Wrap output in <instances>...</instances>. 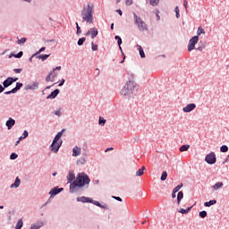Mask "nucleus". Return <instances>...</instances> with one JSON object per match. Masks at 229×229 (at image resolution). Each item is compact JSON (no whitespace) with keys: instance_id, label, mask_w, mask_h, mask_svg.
Here are the masks:
<instances>
[{"instance_id":"nucleus-23","label":"nucleus","mask_w":229,"mask_h":229,"mask_svg":"<svg viewBox=\"0 0 229 229\" xmlns=\"http://www.w3.org/2000/svg\"><path fill=\"white\" fill-rule=\"evenodd\" d=\"M138 51L140 52V58H146V54L144 53V49L140 45H137Z\"/></svg>"},{"instance_id":"nucleus-48","label":"nucleus","mask_w":229,"mask_h":229,"mask_svg":"<svg viewBox=\"0 0 229 229\" xmlns=\"http://www.w3.org/2000/svg\"><path fill=\"white\" fill-rule=\"evenodd\" d=\"M46 81H55L52 75L48 73V75L46 77Z\"/></svg>"},{"instance_id":"nucleus-3","label":"nucleus","mask_w":229,"mask_h":229,"mask_svg":"<svg viewBox=\"0 0 229 229\" xmlns=\"http://www.w3.org/2000/svg\"><path fill=\"white\" fill-rule=\"evenodd\" d=\"M82 17V22H88L89 24L94 23V6L88 4L84 7L81 13Z\"/></svg>"},{"instance_id":"nucleus-6","label":"nucleus","mask_w":229,"mask_h":229,"mask_svg":"<svg viewBox=\"0 0 229 229\" xmlns=\"http://www.w3.org/2000/svg\"><path fill=\"white\" fill-rule=\"evenodd\" d=\"M199 37L198 36H193L190 41H189V44H188V51L191 52L194 49H196V45L197 43L199 42Z\"/></svg>"},{"instance_id":"nucleus-26","label":"nucleus","mask_w":229,"mask_h":229,"mask_svg":"<svg viewBox=\"0 0 229 229\" xmlns=\"http://www.w3.org/2000/svg\"><path fill=\"white\" fill-rule=\"evenodd\" d=\"M42 226H44V223L40 222V224L31 225L30 229H40V228H42Z\"/></svg>"},{"instance_id":"nucleus-24","label":"nucleus","mask_w":229,"mask_h":229,"mask_svg":"<svg viewBox=\"0 0 229 229\" xmlns=\"http://www.w3.org/2000/svg\"><path fill=\"white\" fill-rule=\"evenodd\" d=\"M182 199H183V191H179L177 194V205L182 203Z\"/></svg>"},{"instance_id":"nucleus-4","label":"nucleus","mask_w":229,"mask_h":229,"mask_svg":"<svg viewBox=\"0 0 229 229\" xmlns=\"http://www.w3.org/2000/svg\"><path fill=\"white\" fill-rule=\"evenodd\" d=\"M134 24L138 26L140 31H148V24L142 21L140 17L137 15V13H133Z\"/></svg>"},{"instance_id":"nucleus-40","label":"nucleus","mask_w":229,"mask_h":229,"mask_svg":"<svg viewBox=\"0 0 229 229\" xmlns=\"http://www.w3.org/2000/svg\"><path fill=\"white\" fill-rule=\"evenodd\" d=\"M85 40H87L86 38H79V40L77 41L78 46H83V44L85 43Z\"/></svg>"},{"instance_id":"nucleus-63","label":"nucleus","mask_w":229,"mask_h":229,"mask_svg":"<svg viewBox=\"0 0 229 229\" xmlns=\"http://www.w3.org/2000/svg\"><path fill=\"white\" fill-rule=\"evenodd\" d=\"M116 13H117L119 15L123 16V11H122L121 9H117V10H116Z\"/></svg>"},{"instance_id":"nucleus-55","label":"nucleus","mask_w":229,"mask_h":229,"mask_svg":"<svg viewBox=\"0 0 229 229\" xmlns=\"http://www.w3.org/2000/svg\"><path fill=\"white\" fill-rule=\"evenodd\" d=\"M29 135H30V132H28V131H24L22 133L23 139H28Z\"/></svg>"},{"instance_id":"nucleus-56","label":"nucleus","mask_w":229,"mask_h":229,"mask_svg":"<svg viewBox=\"0 0 229 229\" xmlns=\"http://www.w3.org/2000/svg\"><path fill=\"white\" fill-rule=\"evenodd\" d=\"M65 83V79H62L60 81V83L58 84V87H64V84Z\"/></svg>"},{"instance_id":"nucleus-27","label":"nucleus","mask_w":229,"mask_h":229,"mask_svg":"<svg viewBox=\"0 0 229 229\" xmlns=\"http://www.w3.org/2000/svg\"><path fill=\"white\" fill-rule=\"evenodd\" d=\"M216 203H217V200L211 199L209 201L205 202L204 207H212V205H216Z\"/></svg>"},{"instance_id":"nucleus-1","label":"nucleus","mask_w":229,"mask_h":229,"mask_svg":"<svg viewBox=\"0 0 229 229\" xmlns=\"http://www.w3.org/2000/svg\"><path fill=\"white\" fill-rule=\"evenodd\" d=\"M90 177L85 173H79L76 176V179L70 184V192L71 194H74V192H78L80 189H83L85 185H89Z\"/></svg>"},{"instance_id":"nucleus-64","label":"nucleus","mask_w":229,"mask_h":229,"mask_svg":"<svg viewBox=\"0 0 229 229\" xmlns=\"http://www.w3.org/2000/svg\"><path fill=\"white\" fill-rule=\"evenodd\" d=\"M54 71H62V66H56L55 68H54Z\"/></svg>"},{"instance_id":"nucleus-46","label":"nucleus","mask_w":229,"mask_h":229,"mask_svg":"<svg viewBox=\"0 0 229 229\" xmlns=\"http://www.w3.org/2000/svg\"><path fill=\"white\" fill-rule=\"evenodd\" d=\"M24 55V52L20 51L18 54L13 55L14 58H22V55Z\"/></svg>"},{"instance_id":"nucleus-32","label":"nucleus","mask_w":229,"mask_h":229,"mask_svg":"<svg viewBox=\"0 0 229 229\" xmlns=\"http://www.w3.org/2000/svg\"><path fill=\"white\" fill-rule=\"evenodd\" d=\"M197 51H203V49H205V43H203V41H200L199 43V47L197 48H195Z\"/></svg>"},{"instance_id":"nucleus-17","label":"nucleus","mask_w":229,"mask_h":229,"mask_svg":"<svg viewBox=\"0 0 229 229\" xmlns=\"http://www.w3.org/2000/svg\"><path fill=\"white\" fill-rule=\"evenodd\" d=\"M81 155V148L75 146L72 148V157H80Z\"/></svg>"},{"instance_id":"nucleus-29","label":"nucleus","mask_w":229,"mask_h":229,"mask_svg":"<svg viewBox=\"0 0 229 229\" xmlns=\"http://www.w3.org/2000/svg\"><path fill=\"white\" fill-rule=\"evenodd\" d=\"M144 171H146V166H142L136 172V176H142L144 174Z\"/></svg>"},{"instance_id":"nucleus-25","label":"nucleus","mask_w":229,"mask_h":229,"mask_svg":"<svg viewBox=\"0 0 229 229\" xmlns=\"http://www.w3.org/2000/svg\"><path fill=\"white\" fill-rule=\"evenodd\" d=\"M99 31L96 29V27L91 28V38H96L98 37Z\"/></svg>"},{"instance_id":"nucleus-43","label":"nucleus","mask_w":229,"mask_h":229,"mask_svg":"<svg viewBox=\"0 0 229 229\" xmlns=\"http://www.w3.org/2000/svg\"><path fill=\"white\" fill-rule=\"evenodd\" d=\"M182 187H183V183H180V184H178L175 188H174V191H175V192H179V191H180V189H182Z\"/></svg>"},{"instance_id":"nucleus-9","label":"nucleus","mask_w":229,"mask_h":229,"mask_svg":"<svg viewBox=\"0 0 229 229\" xmlns=\"http://www.w3.org/2000/svg\"><path fill=\"white\" fill-rule=\"evenodd\" d=\"M195 108L196 104L191 103L182 108V112H184L185 114H189L190 112H192V110H194Z\"/></svg>"},{"instance_id":"nucleus-12","label":"nucleus","mask_w":229,"mask_h":229,"mask_svg":"<svg viewBox=\"0 0 229 229\" xmlns=\"http://www.w3.org/2000/svg\"><path fill=\"white\" fill-rule=\"evenodd\" d=\"M5 126L7 127V130H11L12 128H13V126H15V119L10 117V118L6 121Z\"/></svg>"},{"instance_id":"nucleus-38","label":"nucleus","mask_w":229,"mask_h":229,"mask_svg":"<svg viewBox=\"0 0 229 229\" xmlns=\"http://www.w3.org/2000/svg\"><path fill=\"white\" fill-rule=\"evenodd\" d=\"M114 39L117 40V44L119 47H121V45L123 44V38H121L120 36H114Z\"/></svg>"},{"instance_id":"nucleus-19","label":"nucleus","mask_w":229,"mask_h":229,"mask_svg":"<svg viewBox=\"0 0 229 229\" xmlns=\"http://www.w3.org/2000/svg\"><path fill=\"white\" fill-rule=\"evenodd\" d=\"M21 185V180L19 179V177H16L15 178V181L13 184H11V189H17L19 188Z\"/></svg>"},{"instance_id":"nucleus-54","label":"nucleus","mask_w":229,"mask_h":229,"mask_svg":"<svg viewBox=\"0 0 229 229\" xmlns=\"http://www.w3.org/2000/svg\"><path fill=\"white\" fill-rule=\"evenodd\" d=\"M126 6H131L133 4V0H125Z\"/></svg>"},{"instance_id":"nucleus-58","label":"nucleus","mask_w":229,"mask_h":229,"mask_svg":"<svg viewBox=\"0 0 229 229\" xmlns=\"http://www.w3.org/2000/svg\"><path fill=\"white\" fill-rule=\"evenodd\" d=\"M114 199H116V201H123V199L121 197H115V196H113L112 197Z\"/></svg>"},{"instance_id":"nucleus-36","label":"nucleus","mask_w":229,"mask_h":229,"mask_svg":"<svg viewBox=\"0 0 229 229\" xmlns=\"http://www.w3.org/2000/svg\"><path fill=\"white\" fill-rule=\"evenodd\" d=\"M220 151H221V153H228V146H226V145H222V146L220 147Z\"/></svg>"},{"instance_id":"nucleus-47","label":"nucleus","mask_w":229,"mask_h":229,"mask_svg":"<svg viewBox=\"0 0 229 229\" xmlns=\"http://www.w3.org/2000/svg\"><path fill=\"white\" fill-rule=\"evenodd\" d=\"M19 157V155H17L16 153H12L10 155V159L11 160H16V158Z\"/></svg>"},{"instance_id":"nucleus-11","label":"nucleus","mask_w":229,"mask_h":229,"mask_svg":"<svg viewBox=\"0 0 229 229\" xmlns=\"http://www.w3.org/2000/svg\"><path fill=\"white\" fill-rule=\"evenodd\" d=\"M38 89V82L35 81L32 83V85L29 84L26 85L24 89L25 90H37Z\"/></svg>"},{"instance_id":"nucleus-21","label":"nucleus","mask_w":229,"mask_h":229,"mask_svg":"<svg viewBox=\"0 0 229 229\" xmlns=\"http://www.w3.org/2000/svg\"><path fill=\"white\" fill-rule=\"evenodd\" d=\"M191 210H192V206L187 208L186 209L180 208V209L177 210V212H179V214H189V212H191Z\"/></svg>"},{"instance_id":"nucleus-35","label":"nucleus","mask_w":229,"mask_h":229,"mask_svg":"<svg viewBox=\"0 0 229 229\" xmlns=\"http://www.w3.org/2000/svg\"><path fill=\"white\" fill-rule=\"evenodd\" d=\"M160 180H161V182H165V180H167V172L166 171H164L162 173Z\"/></svg>"},{"instance_id":"nucleus-62","label":"nucleus","mask_w":229,"mask_h":229,"mask_svg":"<svg viewBox=\"0 0 229 229\" xmlns=\"http://www.w3.org/2000/svg\"><path fill=\"white\" fill-rule=\"evenodd\" d=\"M174 12H175V13H180V7L175 6Z\"/></svg>"},{"instance_id":"nucleus-22","label":"nucleus","mask_w":229,"mask_h":229,"mask_svg":"<svg viewBox=\"0 0 229 229\" xmlns=\"http://www.w3.org/2000/svg\"><path fill=\"white\" fill-rule=\"evenodd\" d=\"M22 87H24V84H22V82H16V86L13 89V90H14L15 94H17V92H19V89H22Z\"/></svg>"},{"instance_id":"nucleus-39","label":"nucleus","mask_w":229,"mask_h":229,"mask_svg":"<svg viewBox=\"0 0 229 229\" xmlns=\"http://www.w3.org/2000/svg\"><path fill=\"white\" fill-rule=\"evenodd\" d=\"M50 75H52L53 80H55V78H58V72L53 70L49 72Z\"/></svg>"},{"instance_id":"nucleus-16","label":"nucleus","mask_w":229,"mask_h":229,"mask_svg":"<svg viewBox=\"0 0 229 229\" xmlns=\"http://www.w3.org/2000/svg\"><path fill=\"white\" fill-rule=\"evenodd\" d=\"M12 85H13V82L11 77H8L6 80L3 81L4 89H8V87H12Z\"/></svg>"},{"instance_id":"nucleus-20","label":"nucleus","mask_w":229,"mask_h":229,"mask_svg":"<svg viewBox=\"0 0 229 229\" xmlns=\"http://www.w3.org/2000/svg\"><path fill=\"white\" fill-rule=\"evenodd\" d=\"M64 131H65V129H63L55 136L54 142H59L60 139H62V136L64 135Z\"/></svg>"},{"instance_id":"nucleus-2","label":"nucleus","mask_w":229,"mask_h":229,"mask_svg":"<svg viewBox=\"0 0 229 229\" xmlns=\"http://www.w3.org/2000/svg\"><path fill=\"white\" fill-rule=\"evenodd\" d=\"M133 74H131V79L125 83L123 89L120 91L121 96H124V98H130L133 96L137 90H139V85L137 82L133 81Z\"/></svg>"},{"instance_id":"nucleus-44","label":"nucleus","mask_w":229,"mask_h":229,"mask_svg":"<svg viewBox=\"0 0 229 229\" xmlns=\"http://www.w3.org/2000/svg\"><path fill=\"white\" fill-rule=\"evenodd\" d=\"M43 51H46V47H42L38 52L33 55V56H38V55H40V53H43Z\"/></svg>"},{"instance_id":"nucleus-33","label":"nucleus","mask_w":229,"mask_h":229,"mask_svg":"<svg viewBox=\"0 0 229 229\" xmlns=\"http://www.w3.org/2000/svg\"><path fill=\"white\" fill-rule=\"evenodd\" d=\"M224 183L223 182H216L214 186H213V189L215 191H217V189H221V187H223Z\"/></svg>"},{"instance_id":"nucleus-7","label":"nucleus","mask_w":229,"mask_h":229,"mask_svg":"<svg viewBox=\"0 0 229 229\" xmlns=\"http://www.w3.org/2000/svg\"><path fill=\"white\" fill-rule=\"evenodd\" d=\"M62 144H64V141L60 140L57 142H55V140H53L52 144L50 145V150L53 153H56L57 151H60V148H62Z\"/></svg>"},{"instance_id":"nucleus-31","label":"nucleus","mask_w":229,"mask_h":229,"mask_svg":"<svg viewBox=\"0 0 229 229\" xmlns=\"http://www.w3.org/2000/svg\"><path fill=\"white\" fill-rule=\"evenodd\" d=\"M199 35H205V30L201 26H199L197 30V37H199Z\"/></svg>"},{"instance_id":"nucleus-8","label":"nucleus","mask_w":229,"mask_h":229,"mask_svg":"<svg viewBox=\"0 0 229 229\" xmlns=\"http://www.w3.org/2000/svg\"><path fill=\"white\" fill-rule=\"evenodd\" d=\"M63 191L64 188H58V186H55L53 189H51V191H49V195L51 196V198H53L57 194H60V192H62Z\"/></svg>"},{"instance_id":"nucleus-60","label":"nucleus","mask_w":229,"mask_h":229,"mask_svg":"<svg viewBox=\"0 0 229 229\" xmlns=\"http://www.w3.org/2000/svg\"><path fill=\"white\" fill-rule=\"evenodd\" d=\"M4 86L0 84V94H2V92H4Z\"/></svg>"},{"instance_id":"nucleus-59","label":"nucleus","mask_w":229,"mask_h":229,"mask_svg":"<svg viewBox=\"0 0 229 229\" xmlns=\"http://www.w3.org/2000/svg\"><path fill=\"white\" fill-rule=\"evenodd\" d=\"M187 4H189V3L187 2V0H184L183 1V6H184L186 12H187Z\"/></svg>"},{"instance_id":"nucleus-52","label":"nucleus","mask_w":229,"mask_h":229,"mask_svg":"<svg viewBox=\"0 0 229 229\" xmlns=\"http://www.w3.org/2000/svg\"><path fill=\"white\" fill-rule=\"evenodd\" d=\"M91 49L92 51H98V45L94 44V42L91 43Z\"/></svg>"},{"instance_id":"nucleus-10","label":"nucleus","mask_w":229,"mask_h":229,"mask_svg":"<svg viewBox=\"0 0 229 229\" xmlns=\"http://www.w3.org/2000/svg\"><path fill=\"white\" fill-rule=\"evenodd\" d=\"M74 180H76V174H74V171L71 170L68 173L67 175V182L68 183H70V185H72V182H74Z\"/></svg>"},{"instance_id":"nucleus-42","label":"nucleus","mask_w":229,"mask_h":229,"mask_svg":"<svg viewBox=\"0 0 229 229\" xmlns=\"http://www.w3.org/2000/svg\"><path fill=\"white\" fill-rule=\"evenodd\" d=\"M149 3L151 6H158V3H160V0H149Z\"/></svg>"},{"instance_id":"nucleus-61","label":"nucleus","mask_w":229,"mask_h":229,"mask_svg":"<svg viewBox=\"0 0 229 229\" xmlns=\"http://www.w3.org/2000/svg\"><path fill=\"white\" fill-rule=\"evenodd\" d=\"M229 161V155L226 156L225 159L223 161L222 164H226Z\"/></svg>"},{"instance_id":"nucleus-50","label":"nucleus","mask_w":229,"mask_h":229,"mask_svg":"<svg viewBox=\"0 0 229 229\" xmlns=\"http://www.w3.org/2000/svg\"><path fill=\"white\" fill-rule=\"evenodd\" d=\"M13 72L16 74H21V72H22V68H14Z\"/></svg>"},{"instance_id":"nucleus-37","label":"nucleus","mask_w":229,"mask_h":229,"mask_svg":"<svg viewBox=\"0 0 229 229\" xmlns=\"http://www.w3.org/2000/svg\"><path fill=\"white\" fill-rule=\"evenodd\" d=\"M98 124L100 126H105V124H106V120H105V118L100 116L99 119H98Z\"/></svg>"},{"instance_id":"nucleus-14","label":"nucleus","mask_w":229,"mask_h":229,"mask_svg":"<svg viewBox=\"0 0 229 229\" xmlns=\"http://www.w3.org/2000/svg\"><path fill=\"white\" fill-rule=\"evenodd\" d=\"M76 199H77V201H81V203H90V202H92V198L85 197V196L78 197Z\"/></svg>"},{"instance_id":"nucleus-18","label":"nucleus","mask_w":229,"mask_h":229,"mask_svg":"<svg viewBox=\"0 0 229 229\" xmlns=\"http://www.w3.org/2000/svg\"><path fill=\"white\" fill-rule=\"evenodd\" d=\"M90 203H92L93 205H96V207H99V208H105V210H108V205L106 204L102 205L101 203H99V201L93 200V199Z\"/></svg>"},{"instance_id":"nucleus-5","label":"nucleus","mask_w":229,"mask_h":229,"mask_svg":"<svg viewBox=\"0 0 229 229\" xmlns=\"http://www.w3.org/2000/svg\"><path fill=\"white\" fill-rule=\"evenodd\" d=\"M205 162H207V164H209V165H214V164L217 162V157H216V153L210 152L209 154H208L205 157Z\"/></svg>"},{"instance_id":"nucleus-51","label":"nucleus","mask_w":229,"mask_h":229,"mask_svg":"<svg viewBox=\"0 0 229 229\" xmlns=\"http://www.w3.org/2000/svg\"><path fill=\"white\" fill-rule=\"evenodd\" d=\"M54 114H55V115H57V117L62 116V111H61V109L56 110V111H54Z\"/></svg>"},{"instance_id":"nucleus-34","label":"nucleus","mask_w":229,"mask_h":229,"mask_svg":"<svg viewBox=\"0 0 229 229\" xmlns=\"http://www.w3.org/2000/svg\"><path fill=\"white\" fill-rule=\"evenodd\" d=\"M191 148L190 145H182L180 147L179 150L181 152H183V151H189V148Z\"/></svg>"},{"instance_id":"nucleus-49","label":"nucleus","mask_w":229,"mask_h":229,"mask_svg":"<svg viewBox=\"0 0 229 229\" xmlns=\"http://www.w3.org/2000/svg\"><path fill=\"white\" fill-rule=\"evenodd\" d=\"M26 40V38H21V39H18L17 44H25Z\"/></svg>"},{"instance_id":"nucleus-30","label":"nucleus","mask_w":229,"mask_h":229,"mask_svg":"<svg viewBox=\"0 0 229 229\" xmlns=\"http://www.w3.org/2000/svg\"><path fill=\"white\" fill-rule=\"evenodd\" d=\"M49 56H51V54L49 55H39L37 56V58H38V60H42V62H46V59L48 58Z\"/></svg>"},{"instance_id":"nucleus-45","label":"nucleus","mask_w":229,"mask_h":229,"mask_svg":"<svg viewBox=\"0 0 229 229\" xmlns=\"http://www.w3.org/2000/svg\"><path fill=\"white\" fill-rule=\"evenodd\" d=\"M75 25H76V30H77L76 34H77V35H81V28L80 27V25L78 24V22H76Z\"/></svg>"},{"instance_id":"nucleus-57","label":"nucleus","mask_w":229,"mask_h":229,"mask_svg":"<svg viewBox=\"0 0 229 229\" xmlns=\"http://www.w3.org/2000/svg\"><path fill=\"white\" fill-rule=\"evenodd\" d=\"M11 81H13V83H15V81H19V78L18 77H10Z\"/></svg>"},{"instance_id":"nucleus-13","label":"nucleus","mask_w":229,"mask_h":229,"mask_svg":"<svg viewBox=\"0 0 229 229\" xmlns=\"http://www.w3.org/2000/svg\"><path fill=\"white\" fill-rule=\"evenodd\" d=\"M87 164V153L82 154V157L77 160V165H85Z\"/></svg>"},{"instance_id":"nucleus-28","label":"nucleus","mask_w":229,"mask_h":229,"mask_svg":"<svg viewBox=\"0 0 229 229\" xmlns=\"http://www.w3.org/2000/svg\"><path fill=\"white\" fill-rule=\"evenodd\" d=\"M22 226H24V222H22V218L19 219L16 225L15 229H21Z\"/></svg>"},{"instance_id":"nucleus-53","label":"nucleus","mask_w":229,"mask_h":229,"mask_svg":"<svg viewBox=\"0 0 229 229\" xmlns=\"http://www.w3.org/2000/svg\"><path fill=\"white\" fill-rule=\"evenodd\" d=\"M10 94H15V91H14L13 89H11V90H9V91H5V92H4V95H5V96H10Z\"/></svg>"},{"instance_id":"nucleus-41","label":"nucleus","mask_w":229,"mask_h":229,"mask_svg":"<svg viewBox=\"0 0 229 229\" xmlns=\"http://www.w3.org/2000/svg\"><path fill=\"white\" fill-rule=\"evenodd\" d=\"M199 217H201L202 219H205V217H207V216H208V213H207V211L203 210V211H200V212L199 213Z\"/></svg>"},{"instance_id":"nucleus-15","label":"nucleus","mask_w":229,"mask_h":229,"mask_svg":"<svg viewBox=\"0 0 229 229\" xmlns=\"http://www.w3.org/2000/svg\"><path fill=\"white\" fill-rule=\"evenodd\" d=\"M58 94H60V89H55L54 91L51 92V94H49L47 97V99H55V98L58 96Z\"/></svg>"}]
</instances>
